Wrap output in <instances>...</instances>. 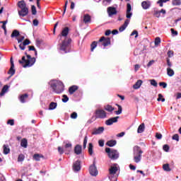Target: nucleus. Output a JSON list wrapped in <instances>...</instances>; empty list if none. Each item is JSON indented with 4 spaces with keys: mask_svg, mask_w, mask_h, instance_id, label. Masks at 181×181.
I'll use <instances>...</instances> for the list:
<instances>
[{
    "mask_svg": "<svg viewBox=\"0 0 181 181\" xmlns=\"http://www.w3.org/2000/svg\"><path fill=\"white\" fill-rule=\"evenodd\" d=\"M25 54L26 55V57L25 56L22 57L21 60L18 61V63L21 64L24 69H26V67H32L35 63H36V58L32 57L30 54H28V52H25Z\"/></svg>",
    "mask_w": 181,
    "mask_h": 181,
    "instance_id": "f257e3e1",
    "label": "nucleus"
},
{
    "mask_svg": "<svg viewBox=\"0 0 181 181\" xmlns=\"http://www.w3.org/2000/svg\"><path fill=\"white\" fill-rule=\"evenodd\" d=\"M71 45V38H64L61 44H59V50L64 52V53L70 52Z\"/></svg>",
    "mask_w": 181,
    "mask_h": 181,
    "instance_id": "f03ea898",
    "label": "nucleus"
},
{
    "mask_svg": "<svg viewBox=\"0 0 181 181\" xmlns=\"http://www.w3.org/2000/svg\"><path fill=\"white\" fill-rule=\"evenodd\" d=\"M142 153H144V151L139 147V146H135L134 147V161L135 163H139L141 162V160L142 159Z\"/></svg>",
    "mask_w": 181,
    "mask_h": 181,
    "instance_id": "7ed1b4c3",
    "label": "nucleus"
},
{
    "mask_svg": "<svg viewBox=\"0 0 181 181\" xmlns=\"http://www.w3.org/2000/svg\"><path fill=\"white\" fill-rule=\"evenodd\" d=\"M51 88L56 94H62L64 91V84L62 81H58L57 83H51Z\"/></svg>",
    "mask_w": 181,
    "mask_h": 181,
    "instance_id": "20e7f679",
    "label": "nucleus"
},
{
    "mask_svg": "<svg viewBox=\"0 0 181 181\" xmlns=\"http://www.w3.org/2000/svg\"><path fill=\"white\" fill-rule=\"evenodd\" d=\"M105 152L106 153H107L108 158H110V159H111L112 160H117V159L119 158V153H118V151L115 149L106 148Z\"/></svg>",
    "mask_w": 181,
    "mask_h": 181,
    "instance_id": "39448f33",
    "label": "nucleus"
},
{
    "mask_svg": "<svg viewBox=\"0 0 181 181\" xmlns=\"http://www.w3.org/2000/svg\"><path fill=\"white\" fill-rule=\"evenodd\" d=\"M95 119H105L107 118V112L103 109H98L95 111Z\"/></svg>",
    "mask_w": 181,
    "mask_h": 181,
    "instance_id": "423d86ee",
    "label": "nucleus"
},
{
    "mask_svg": "<svg viewBox=\"0 0 181 181\" xmlns=\"http://www.w3.org/2000/svg\"><path fill=\"white\" fill-rule=\"evenodd\" d=\"M98 42L99 43H102V46L107 47V46H110V45H111V38L103 36L100 38Z\"/></svg>",
    "mask_w": 181,
    "mask_h": 181,
    "instance_id": "0eeeda50",
    "label": "nucleus"
},
{
    "mask_svg": "<svg viewBox=\"0 0 181 181\" xmlns=\"http://www.w3.org/2000/svg\"><path fill=\"white\" fill-rule=\"evenodd\" d=\"M89 172L91 176H97V175H98V170H97V167L95 166V160H94L93 165L90 166Z\"/></svg>",
    "mask_w": 181,
    "mask_h": 181,
    "instance_id": "6e6552de",
    "label": "nucleus"
},
{
    "mask_svg": "<svg viewBox=\"0 0 181 181\" xmlns=\"http://www.w3.org/2000/svg\"><path fill=\"white\" fill-rule=\"evenodd\" d=\"M69 30H70V28H69V27H65V28L62 30L61 34H59V35H58V37H59L60 40H62V37L66 38V37H67V35H69Z\"/></svg>",
    "mask_w": 181,
    "mask_h": 181,
    "instance_id": "1a4fd4ad",
    "label": "nucleus"
},
{
    "mask_svg": "<svg viewBox=\"0 0 181 181\" xmlns=\"http://www.w3.org/2000/svg\"><path fill=\"white\" fill-rule=\"evenodd\" d=\"M81 170V161L78 160L75 163H74L73 170L74 172H78Z\"/></svg>",
    "mask_w": 181,
    "mask_h": 181,
    "instance_id": "9d476101",
    "label": "nucleus"
},
{
    "mask_svg": "<svg viewBox=\"0 0 181 181\" xmlns=\"http://www.w3.org/2000/svg\"><path fill=\"white\" fill-rule=\"evenodd\" d=\"M10 63H11V67L10 69L8 71V74H11V76H13L15 74V64H13V59L11 57L10 59Z\"/></svg>",
    "mask_w": 181,
    "mask_h": 181,
    "instance_id": "9b49d317",
    "label": "nucleus"
},
{
    "mask_svg": "<svg viewBox=\"0 0 181 181\" xmlns=\"http://www.w3.org/2000/svg\"><path fill=\"white\" fill-rule=\"evenodd\" d=\"M28 13H29V8L28 7H24L23 8H21V11H18V15L20 16H22L23 18H25V16H27Z\"/></svg>",
    "mask_w": 181,
    "mask_h": 181,
    "instance_id": "f8f14e48",
    "label": "nucleus"
},
{
    "mask_svg": "<svg viewBox=\"0 0 181 181\" xmlns=\"http://www.w3.org/2000/svg\"><path fill=\"white\" fill-rule=\"evenodd\" d=\"M119 119V116L115 117H111L109 119L105 121V124L107 125H112V124L115 122H118V119Z\"/></svg>",
    "mask_w": 181,
    "mask_h": 181,
    "instance_id": "ddd939ff",
    "label": "nucleus"
},
{
    "mask_svg": "<svg viewBox=\"0 0 181 181\" xmlns=\"http://www.w3.org/2000/svg\"><path fill=\"white\" fill-rule=\"evenodd\" d=\"M28 45H30V40L29 39L25 40L23 43H20L19 47L21 50H25L26 49V46H28Z\"/></svg>",
    "mask_w": 181,
    "mask_h": 181,
    "instance_id": "4468645a",
    "label": "nucleus"
},
{
    "mask_svg": "<svg viewBox=\"0 0 181 181\" xmlns=\"http://www.w3.org/2000/svg\"><path fill=\"white\" fill-rule=\"evenodd\" d=\"M107 13L109 16H112L114 15H117V11L115 7L110 6L107 8Z\"/></svg>",
    "mask_w": 181,
    "mask_h": 181,
    "instance_id": "2eb2a0df",
    "label": "nucleus"
},
{
    "mask_svg": "<svg viewBox=\"0 0 181 181\" xmlns=\"http://www.w3.org/2000/svg\"><path fill=\"white\" fill-rule=\"evenodd\" d=\"M117 163L113 164V166H111L109 169L110 175H115L118 172V167H117Z\"/></svg>",
    "mask_w": 181,
    "mask_h": 181,
    "instance_id": "dca6fc26",
    "label": "nucleus"
},
{
    "mask_svg": "<svg viewBox=\"0 0 181 181\" xmlns=\"http://www.w3.org/2000/svg\"><path fill=\"white\" fill-rule=\"evenodd\" d=\"M74 151L76 155H81V152H83V148L81 147V145L77 144L75 146Z\"/></svg>",
    "mask_w": 181,
    "mask_h": 181,
    "instance_id": "f3484780",
    "label": "nucleus"
},
{
    "mask_svg": "<svg viewBox=\"0 0 181 181\" xmlns=\"http://www.w3.org/2000/svg\"><path fill=\"white\" fill-rule=\"evenodd\" d=\"M103 132H104V127H100L93 131L92 135H99L100 134H103Z\"/></svg>",
    "mask_w": 181,
    "mask_h": 181,
    "instance_id": "a211bd4d",
    "label": "nucleus"
},
{
    "mask_svg": "<svg viewBox=\"0 0 181 181\" xmlns=\"http://www.w3.org/2000/svg\"><path fill=\"white\" fill-rule=\"evenodd\" d=\"M128 25H129V20L127 19L125 20L124 24L119 28V31L124 32V30L128 27Z\"/></svg>",
    "mask_w": 181,
    "mask_h": 181,
    "instance_id": "6ab92c4d",
    "label": "nucleus"
},
{
    "mask_svg": "<svg viewBox=\"0 0 181 181\" xmlns=\"http://www.w3.org/2000/svg\"><path fill=\"white\" fill-rule=\"evenodd\" d=\"M151 1H149L148 0L144 1L141 3V6H142L143 9H149V8H151Z\"/></svg>",
    "mask_w": 181,
    "mask_h": 181,
    "instance_id": "aec40b11",
    "label": "nucleus"
},
{
    "mask_svg": "<svg viewBox=\"0 0 181 181\" xmlns=\"http://www.w3.org/2000/svg\"><path fill=\"white\" fill-rule=\"evenodd\" d=\"M34 160H36L37 162L40 161V159H45V156L39 153H35L33 156Z\"/></svg>",
    "mask_w": 181,
    "mask_h": 181,
    "instance_id": "412c9836",
    "label": "nucleus"
},
{
    "mask_svg": "<svg viewBox=\"0 0 181 181\" xmlns=\"http://www.w3.org/2000/svg\"><path fill=\"white\" fill-rule=\"evenodd\" d=\"M78 90V86L74 85L72 86H70L69 88V93L71 95L75 91H77Z\"/></svg>",
    "mask_w": 181,
    "mask_h": 181,
    "instance_id": "4be33fe9",
    "label": "nucleus"
},
{
    "mask_svg": "<svg viewBox=\"0 0 181 181\" xmlns=\"http://www.w3.org/2000/svg\"><path fill=\"white\" fill-rule=\"evenodd\" d=\"M28 98H29V95L28 93L21 95L20 96V101H21V103H26V100H28Z\"/></svg>",
    "mask_w": 181,
    "mask_h": 181,
    "instance_id": "5701e85b",
    "label": "nucleus"
},
{
    "mask_svg": "<svg viewBox=\"0 0 181 181\" xmlns=\"http://www.w3.org/2000/svg\"><path fill=\"white\" fill-rule=\"evenodd\" d=\"M83 22L84 23H90L91 22V16L90 14H85L83 16Z\"/></svg>",
    "mask_w": 181,
    "mask_h": 181,
    "instance_id": "b1692460",
    "label": "nucleus"
},
{
    "mask_svg": "<svg viewBox=\"0 0 181 181\" xmlns=\"http://www.w3.org/2000/svg\"><path fill=\"white\" fill-rule=\"evenodd\" d=\"M107 146H110V148H112V146H115L117 145V141L116 140H110L107 141L106 143Z\"/></svg>",
    "mask_w": 181,
    "mask_h": 181,
    "instance_id": "393cba45",
    "label": "nucleus"
},
{
    "mask_svg": "<svg viewBox=\"0 0 181 181\" xmlns=\"http://www.w3.org/2000/svg\"><path fill=\"white\" fill-rule=\"evenodd\" d=\"M8 89H9V86L8 85H5L3 87L1 92L0 93V96L3 97V95H5V93L8 91Z\"/></svg>",
    "mask_w": 181,
    "mask_h": 181,
    "instance_id": "a878e982",
    "label": "nucleus"
},
{
    "mask_svg": "<svg viewBox=\"0 0 181 181\" xmlns=\"http://www.w3.org/2000/svg\"><path fill=\"white\" fill-rule=\"evenodd\" d=\"M145 131V123H142L138 127L137 132L138 134H142Z\"/></svg>",
    "mask_w": 181,
    "mask_h": 181,
    "instance_id": "bb28decb",
    "label": "nucleus"
},
{
    "mask_svg": "<svg viewBox=\"0 0 181 181\" xmlns=\"http://www.w3.org/2000/svg\"><path fill=\"white\" fill-rule=\"evenodd\" d=\"M93 148L94 146H93V143H89L88 149V153L90 155V156H93V153H94Z\"/></svg>",
    "mask_w": 181,
    "mask_h": 181,
    "instance_id": "cd10ccee",
    "label": "nucleus"
},
{
    "mask_svg": "<svg viewBox=\"0 0 181 181\" xmlns=\"http://www.w3.org/2000/svg\"><path fill=\"white\" fill-rule=\"evenodd\" d=\"M142 86V81L141 80H138L136 83L133 86V88L134 90H138Z\"/></svg>",
    "mask_w": 181,
    "mask_h": 181,
    "instance_id": "c85d7f7f",
    "label": "nucleus"
},
{
    "mask_svg": "<svg viewBox=\"0 0 181 181\" xmlns=\"http://www.w3.org/2000/svg\"><path fill=\"white\" fill-rule=\"evenodd\" d=\"M18 6L20 8V9H22L23 8H26V3L25 1L22 0L18 2Z\"/></svg>",
    "mask_w": 181,
    "mask_h": 181,
    "instance_id": "c756f323",
    "label": "nucleus"
},
{
    "mask_svg": "<svg viewBox=\"0 0 181 181\" xmlns=\"http://www.w3.org/2000/svg\"><path fill=\"white\" fill-rule=\"evenodd\" d=\"M3 149H4V155H8L11 152V149L8 146V145L4 144L3 146Z\"/></svg>",
    "mask_w": 181,
    "mask_h": 181,
    "instance_id": "7c9ffc66",
    "label": "nucleus"
},
{
    "mask_svg": "<svg viewBox=\"0 0 181 181\" xmlns=\"http://www.w3.org/2000/svg\"><path fill=\"white\" fill-rule=\"evenodd\" d=\"M167 74L169 77H173V76H175V71L170 68H167Z\"/></svg>",
    "mask_w": 181,
    "mask_h": 181,
    "instance_id": "2f4dec72",
    "label": "nucleus"
},
{
    "mask_svg": "<svg viewBox=\"0 0 181 181\" xmlns=\"http://www.w3.org/2000/svg\"><path fill=\"white\" fill-rule=\"evenodd\" d=\"M114 110H115V109L110 105H107L105 106V110L107 111L108 112H112V111H114Z\"/></svg>",
    "mask_w": 181,
    "mask_h": 181,
    "instance_id": "473e14b6",
    "label": "nucleus"
},
{
    "mask_svg": "<svg viewBox=\"0 0 181 181\" xmlns=\"http://www.w3.org/2000/svg\"><path fill=\"white\" fill-rule=\"evenodd\" d=\"M163 170H165V172H170V170H172V169H170V167L169 166L168 163L163 164Z\"/></svg>",
    "mask_w": 181,
    "mask_h": 181,
    "instance_id": "72a5a7b5",
    "label": "nucleus"
},
{
    "mask_svg": "<svg viewBox=\"0 0 181 181\" xmlns=\"http://www.w3.org/2000/svg\"><path fill=\"white\" fill-rule=\"evenodd\" d=\"M21 145L23 148H28V140L26 139H23Z\"/></svg>",
    "mask_w": 181,
    "mask_h": 181,
    "instance_id": "f704fd0d",
    "label": "nucleus"
},
{
    "mask_svg": "<svg viewBox=\"0 0 181 181\" xmlns=\"http://www.w3.org/2000/svg\"><path fill=\"white\" fill-rule=\"evenodd\" d=\"M116 105L118 107V110L115 111L116 115H119V114H122V107L118 104H116Z\"/></svg>",
    "mask_w": 181,
    "mask_h": 181,
    "instance_id": "c9c22d12",
    "label": "nucleus"
},
{
    "mask_svg": "<svg viewBox=\"0 0 181 181\" xmlns=\"http://www.w3.org/2000/svg\"><path fill=\"white\" fill-rule=\"evenodd\" d=\"M19 35H20L19 31L18 30H14L11 33V37H18Z\"/></svg>",
    "mask_w": 181,
    "mask_h": 181,
    "instance_id": "e433bc0d",
    "label": "nucleus"
},
{
    "mask_svg": "<svg viewBox=\"0 0 181 181\" xmlns=\"http://www.w3.org/2000/svg\"><path fill=\"white\" fill-rule=\"evenodd\" d=\"M169 1L170 0H158L157 4L159 5V6H160V8H162V6H163V4H165V2H169Z\"/></svg>",
    "mask_w": 181,
    "mask_h": 181,
    "instance_id": "4c0bfd02",
    "label": "nucleus"
},
{
    "mask_svg": "<svg viewBox=\"0 0 181 181\" xmlns=\"http://www.w3.org/2000/svg\"><path fill=\"white\" fill-rule=\"evenodd\" d=\"M28 50L29 52L30 51L35 52V55L37 56V50H36V48H35V46H28Z\"/></svg>",
    "mask_w": 181,
    "mask_h": 181,
    "instance_id": "58836bf2",
    "label": "nucleus"
},
{
    "mask_svg": "<svg viewBox=\"0 0 181 181\" xmlns=\"http://www.w3.org/2000/svg\"><path fill=\"white\" fill-rule=\"evenodd\" d=\"M56 107H57V103L52 102V103L49 104V110H54V109L56 108Z\"/></svg>",
    "mask_w": 181,
    "mask_h": 181,
    "instance_id": "ea45409f",
    "label": "nucleus"
},
{
    "mask_svg": "<svg viewBox=\"0 0 181 181\" xmlns=\"http://www.w3.org/2000/svg\"><path fill=\"white\" fill-rule=\"evenodd\" d=\"M97 47V42L93 41L90 45V51L94 52V49Z\"/></svg>",
    "mask_w": 181,
    "mask_h": 181,
    "instance_id": "a19ab883",
    "label": "nucleus"
},
{
    "mask_svg": "<svg viewBox=\"0 0 181 181\" xmlns=\"http://www.w3.org/2000/svg\"><path fill=\"white\" fill-rule=\"evenodd\" d=\"M172 4L174 6H179L180 5H181V1L180 0H173Z\"/></svg>",
    "mask_w": 181,
    "mask_h": 181,
    "instance_id": "79ce46f5",
    "label": "nucleus"
},
{
    "mask_svg": "<svg viewBox=\"0 0 181 181\" xmlns=\"http://www.w3.org/2000/svg\"><path fill=\"white\" fill-rule=\"evenodd\" d=\"M25 160V155L21 153L18 157V162H23Z\"/></svg>",
    "mask_w": 181,
    "mask_h": 181,
    "instance_id": "37998d69",
    "label": "nucleus"
},
{
    "mask_svg": "<svg viewBox=\"0 0 181 181\" xmlns=\"http://www.w3.org/2000/svg\"><path fill=\"white\" fill-rule=\"evenodd\" d=\"M155 46H159L160 45V37H156L154 41Z\"/></svg>",
    "mask_w": 181,
    "mask_h": 181,
    "instance_id": "c03bdc74",
    "label": "nucleus"
},
{
    "mask_svg": "<svg viewBox=\"0 0 181 181\" xmlns=\"http://www.w3.org/2000/svg\"><path fill=\"white\" fill-rule=\"evenodd\" d=\"M87 141H88V137L87 136H85L83 139V149H86L87 148Z\"/></svg>",
    "mask_w": 181,
    "mask_h": 181,
    "instance_id": "a18cd8bd",
    "label": "nucleus"
},
{
    "mask_svg": "<svg viewBox=\"0 0 181 181\" xmlns=\"http://www.w3.org/2000/svg\"><path fill=\"white\" fill-rule=\"evenodd\" d=\"M157 101H162V103H165V98H163V95L160 93L158 94V98L157 99Z\"/></svg>",
    "mask_w": 181,
    "mask_h": 181,
    "instance_id": "49530a36",
    "label": "nucleus"
},
{
    "mask_svg": "<svg viewBox=\"0 0 181 181\" xmlns=\"http://www.w3.org/2000/svg\"><path fill=\"white\" fill-rule=\"evenodd\" d=\"M31 12H32V15H36V13H37V11H36V6H31Z\"/></svg>",
    "mask_w": 181,
    "mask_h": 181,
    "instance_id": "de8ad7c7",
    "label": "nucleus"
},
{
    "mask_svg": "<svg viewBox=\"0 0 181 181\" xmlns=\"http://www.w3.org/2000/svg\"><path fill=\"white\" fill-rule=\"evenodd\" d=\"M150 83H151V86H153V87H158V82H156V81L155 79H151L150 81Z\"/></svg>",
    "mask_w": 181,
    "mask_h": 181,
    "instance_id": "09e8293b",
    "label": "nucleus"
},
{
    "mask_svg": "<svg viewBox=\"0 0 181 181\" xmlns=\"http://www.w3.org/2000/svg\"><path fill=\"white\" fill-rule=\"evenodd\" d=\"M153 15L156 16V18H160V12L159 11H154Z\"/></svg>",
    "mask_w": 181,
    "mask_h": 181,
    "instance_id": "8fccbe9b",
    "label": "nucleus"
},
{
    "mask_svg": "<svg viewBox=\"0 0 181 181\" xmlns=\"http://www.w3.org/2000/svg\"><path fill=\"white\" fill-rule=\"evenodd\" d=\"M69 4V1H65V5L64 6V12H63V14H62V16H64V13H66V11L67 9V5Z\"/></svg>",
    "mask_w": 181,
    "mask_h": 181,
    "instance_id": "3c124183",
    "label": "nucleus"
},
{
    "mask_svg": "<svg viewBox=\"0 0 181 181\" xmlns=\"http://www.w3.org/2000/svg\"><path fill=\"white\" fill-rule=\"evenodd\" d=\"M62 97V103H67L69 101V97L66 95H63Z\"/></svg>",
    "mask_w": 181,
    "mask_h": 181,
    "instance_id": "603ef678",
    "label": "nucleus"
},
{
    "mask_svg": "<svg viewBox=\"0 0 181 181\" xmlns=\"http://www.w3.org/2000/svg\"><path fill=\"white\" fill-rule=\"evenodd\" d=\"M163 151H165V152H169V149H170L169 145L168 144L164 145L163 147Z\"/></svg>",
    "mask_w": 181,
    "mask_h": 181,
    "instance_id": "864d4df0",
    "label": "nucleus"
},
{
    "mask_svg": "<svg viewBox=\"0 0 181 181\" xmlns=\"http://www.w3.org/2000/svg\"><path fill=\"white\" fill-rule=\"evenodd\" d=\"M159 86L160 87H163V88H166V87H168V83H166L165 82H160Z\"/></svg>",
    "mask_w": 181,
    "mask_h": 181,
    "instance_id": "5fc2aeb1",
    "label": "nucleus"
},
{
    "mask_svg": "<svg viewBox=\"0 0 181 181\" xmlns=\"http://www.w3.org/2000/svg\"><path fill=\"white\" fill-rule=\"evenodd\" d=\"M58 152H59V155H63L64 153V149H63V148L59 146Z\"/></svg>",
    "mask_w": 181,
    "mask_h": 181,
    "instance_id": "6e6d98bb",
    "label": "nucleus"
},
{
    "mask_svg": "<svg viewBox=\"0 0 181 181\" xmlns=\"http://www.w3.org/2000/svg\"><path fill=\"white\" fill-rule=\"evenodd\" d=\"M173 139L179 142V134H176L173 136Z\"/></svg>",
    "mask_w": 181,
    "mask_h": 181,
    "instance_id": "4d7b16f0",
    "label": "nucleus"
},
{
    "mask_svg": "<svg viewBox=\"0 0 181 181\" xmlns=\"http://www.w3.org/2000/svg\"><path fill=\"white\" fill-rule=\"evenodd\" d=\"M71 146H72L71 144L68 143L65 145V148L68 149V151H71Z\"/></svg>",
    "mask_w": 181,
    "mask_h": 181,
    "instance_id": "13d9d810",
    "label": "nucleus"
},
{
    "mask_svg": "<svg viewBox=\"0 0 181 181\" xmlns=\"http://www.w3.org/2000/svg\"><path fill=\"white\" fill-rule=\"evenodd\" d=\"M71 118L72 119H76V118H77V112H74L73 113H71Z\"/></svg>",
    "mask_w": 181,
    "mask_h": 181,
    "instance_id": "bf43d9fd",
    "label": "nucleus"
},
{
    "mask_svg": "<svg viewBox=\"0 0 181 181\" xmlns=\"http://www.w3.org/2000/svg\"><path fill=\"white\" fill-rule=\"evenodd\" d=\"M7 124H8V125L13 126V125H15V120H13V119H9V120H8Z\"/></svg>",
    "mask_w": 181,
    "mask_h": 181,
    "instance_id": "052dcab7",
    "label": "nucleus"
},
{
    "mask_svg": "<svg viewBox=\"0 0 181 181\" xmlns=\"http://www.w3.org/2000/svg\"><path fill=\"white\" fill-rule=\"evenodd\" d=\"M33 25L34 26H38L39 25V21L37 19H34L33 21Z\"/></svg>",
    "mask_w": 181,
    "mask_h": 181,
    "instance_id": "680f3d73",
    "label": "nucleus"
},
{
    "mask_svg": "<svg viewBox=\"0 0 181 181\" xmlns=\"http://www.w3.org/2000/svg\"><path fill=\"white\" fill-rule=\"evenodd\" d=\"M170 30H171L172 35H173L174 36H177V34H178L177 31L175 30V29L173 28H171Z\"/></svg>",
    "mask_w": 181,
    "mask_h": 181,
    "instance_id": "e2e57ef3",
    "label": "nucleus"
},
{
    "mask_svg": "<svg viewBox=\"0 0 181 181\" xmlns=\"http://www.w3.org/2000/svg\"><path fill=\"white\" fill-rule=\"evenodd\" d=\"M156 138L157 139H162V134H160V133H156Z\"/></svg>",
    "mask_w": 181,
    "mask_h": 181,
    "instance_id": "0e129e2a",
    "label": "nucleus"
},
{
    "mask_svg": "<svg viewBox=\"0 0 181 181\" xmlns=\"http://www.w3.org/2000/svg\"><path fill=\"white\" fill-rule=\"evenodd\" d=\"M131 4L128 3L127 5V12H131Z\"/></svg>",
    "mask_w": 181,
    "mask_h": 181,
    "instance_id": "69168bd1",
    "label": "nucleus"
},
{
    "mask_svg": "<svg viewBox=\"0 0 181 181\" xmlns=\"http://www.w3.org/2000/svg\"><path fill=\"white\" fill-rule=\"evenodd\" d=\"M99 146H104V140H99L98 141Z\"/></svg>",
    "mask_w": 181,
    "mask_h": 181,
    "instance_id": "338daca9",
    "label": "nucleus"
},
{
    "mask_svg": "<svg viewBox=\"0 0 181 181\" xmlns=\"http://www.w3.org/2000/svg\"><path fill=\"white\" fill-rule=\"evenodd\" d=\"M110 181H117V177L111 176L109 177Z\"/></svg>",
    "mask_w": 181,
    "mask_h": 181,
    "instance_id": "774afa93",
    "label": "nucleus"
}]
</instances>
